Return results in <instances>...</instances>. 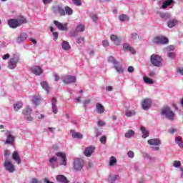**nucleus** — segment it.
Listing matches in <instances>:
<instances>
[{"label":"nucleus","instance_id":"nucleus-48","mask_svg":"<svg viewBox=\"0 0 183 183\" xmlns=\"http://www.w3.org/2000/svg\"><path fill=\"white\" fill-rule=\"evenodd\" d=\"M90 18L93 22H98V16L96 14H92Z\"/></svg>","mask_w":183,"mask_h":183},{"label":"nucleus","instance_id":"nucleus-58","mask_svg":"<svg viewBox=\"0 0 183 183\" xmlns=\"http://www.w3.org/2000/svg\"><path fill=\"white\" fill-rule=\"evenodd\" d=\"M100 142H101L102 144H106V143H107V137L102 136V137L100 138Z\"/></svg>","mask_w":183,"mask_h":183},{"label":"nucleus","instance_id":"nucleus-63","mask_svg":"<svg viewBox=\"0 0 183 183\" xmlns=\"http://www.w3.org/2000/svg\"><path fill=\"white\" fill-rule=\"evenodd\" d=\"M91 102L90 99H86L84 102V107L86 108V105H88V104H89Z\"/></svg>","mask_w":183,"mask_h":183},{"label":"nucleus","instance_id":"nucleus-64","mask_svg":"<svg viewBox=\"0 0 183 183\" xmlns=\"http://www.w3.org/2000/svg\"><path fill=\"white\" fill-rule=\"evenodd\" d=\"M31 183H42V182H39V181H38V179L36 178H34L32 179Z\"/></svg>","mask_w":183,"mask_h":183},{"label":"nucleus","instance_id":"nucleus-32","mask_svg":"<svg viewBox=\"0 0 183 183\" xmlns=\"http://www.w3.org/2000/svg\"><path fill=\"white\" fill-rule=\"evenodd\" d=\"M142 134V138L145 139V138H148V137H149V132L148 130H147V129L144 127H141L140 128Z\"/></svg>","mask_w":183,"mask_h":183},{"label":"nucleus","instance_id":"nucleus-22","mask_svg":"<svg viewBox=\"0 0 183 183\" xmlns=\"http://www.w3.org/2000/svg\"><path fill=\"white\" fill-rule=\"evenodd\" d=\"M6 140L5 144H14V141H15V137H14L12 134H11V132H8L6 134Z\"/></svg>","mask_w":183,"mask_h":183},{"label":"nucleus","instance_id":"nucleus-41","mask_svg":"<svg viewBox=\"0 0 183 183\" xmlns=\"http://www.w3.org/2000/svg\"><path fill=\"white\" fill-rule=\"evenodd\" d=\"M76 30L79 33V32H84L85 31V25L82 24H79L76 26Z\"/></svg>","mask_w":183,"mask_h":183},{"label":"nucleus","instance_id":"nucleus-15","mask_svg":"<svg viewBox=\"0 0 183 183\" xmlns=\"http://www.w3.org/2000/svg\"><path fill=\"white\" fill-rule=\"evenodd\" d=\"M54 24L57 26L59 31H68V26L66 24H64L58 21H54Z\"/></svg>","mask_w":183,"mask_h":183},{"label":"nucleus","instance_id":"nucleus-26","mask_svg":"<svg viewBox=\"0 0 183 183\" xmlns=\"http://www.w3.org/2000/svg\"><path fill=\"white\" fill-rule=\"evenodd\" d=\"M119 179V176L117 174H110L108 178L109 182L115 183Z\"/></svg>","mask_w":183,"mask_h":183},{"label":"nucleus","instance_id":"nucleus-57","mask_svg":"<svg viewBox=\"0 0 183 183\" xmlns=\"http://www.w3.org/2000/svg\"><path fill=\"white\" fill-rule=\"evenodd\" d=\"M102 45L104 48H107V46H109V42L107 40H103Z\"/></svg>","mask_w":183,"mask_h":183},{"label":"nucleus","instance_id":"nucleus-3","mask_svg":"<svg viewBox=\"0 0 183 183\" xmlns=\"http://www.w3.org/2000/svg\"><path fill=\"white\" fill-rule=\"evenodd\" d=\"M150 62L153 66H162V57L158 54H152L150 56Z\"/></svg>","mask_w":183,"mask_h":183},{"label":"nucleus","instance_id":"nucleus-51","mask_svg":"<svg viewBox=\"0 0 183 183\" xmlns=\"http://www.w3.org/2000/svg\"><path fill=\"white\" fill-rule=\"evenodd\" d=\"M72 2L76 6H81L82 5V1H81V0H72Z\"/></svg>","mask_w":183,"mask_h":183},{"label":"nucleus","instance_id":"nucleus-30","mask_svg":"<svg viewBox=\"0 0 183 183\" xmlns=\"http://www.w3.org/2000/svg\"><path fill=\"white\" fill-rule=\"evenodd\" d=\"M12 157L14 161H15L16 164H21V157H19V154H18V152H14L12 154Z\"/></svg>","mask_w":183,"mask_h":183},{"label":"nucleus","instance_id":"nucleus-8","mask_svg":"<svg viewBox=\"0 0 183 183\" xmlns=\"http://www.w3.org/2000/svg\"><path fill=\"white\" fill-rule=\"evenodd\" d=\"M61 78L64 84H75L76 82V77L75 76L64 75Z\"/></svg>","mask_w":183,"mask_h":183},{"label":"nucleus","instance_id":"nucleus-49","mask_svg":"<svg viewBox=\"0 0 183 183\" xmlns=\"http://www.w3.org/2000/svg\"><path fill=\"white\" fill-rule=\"evenodd\" d=\"M39 101H41V98H39L38 97H32V102H33V104H34V105H36L38 104V102H39Z\"/></svg>","mask_w":183,"mask_h":183},{"label":"nucleus","instance_id":"nucleus-45","mask_svg":"<svg viewBox=\"0 0 183 183\" xmlns=\"http://www.w3.org/2000/svg\"><path fill=\"white\" fill-rule=\"evenodd\" d=\"M167 56L170 59H175V58L177 57V54H175L174 51L169 52L167 53Z\"/></svg>","mask_w":183,"mask_h":183},{"label":"nucleus","instance_id":"nucleus-28","mask_svg":"<svg viewBox=\"0 0 183 183\" xmlns=\"http://www.w3.org/2000/svg\"><path fill=\"white\" fill-rule=\"evenodd\" d=\"M96 111H97V114H104V112H105V109L104 108V106H102V104L97 103Z\"/></svg>","mask_w":183,"mask_h":183},{"label":"nucleus","instance_id":"nucleus-46","mask_svg":"<svg viewBox=\"0 0 183 183\" xmlns=\"http://www.w3.org/2000/svg\"><path fill=\"white\" fill-rule=\"evenodd\" d=\"M64 12H66V15H72L74 14L72 9L69 6L65 7Z\"/></svg>","mask_w":183,"mask_h":183},{"label":"nucleus","instance_id":"nucleus-16","mask_svg":"<svg viewBox=\"0 0 183 183\" xmlns=\"http://www.w3.org/2000/svg\"><path fill=\"white\" fill-rule=\"evenodd\" d=\"M31 71L32 74L36 76L41 75L44 72V70H42V68H41L39 66H34L31 67Z\"/></svg>","mask_w":183,"mask_h":183},{"label":"nucleus","instance_id":"nucleus-33","mask_svg":"<svg viewBox=\"0 0 183 183\" xmlns=\"http://www.w3.org/2000/svg\"><path fill=\"white\" fill-rule=\"evenodd\" d=\"M61 48L62 49H64V51H69L71 45L69 44V42L66 41H63L61 43Z\"/></svg>","mask_w":183,"mask_h":183},{"label":"nucleus","instance_id":"nucleus-11","mask_svg":"<svg viewBox=\"0 0 183 183\" xmlns=\"http://www.w3.org/2000/svg\"><path fill=\"white\" fill-rule=\"evenodd\" d=\"M28 39V34L26 32L21 33L16 39L17 44H24Z\"/></svg>","mask_w":183,"mask_h":183},{"label":"nucleus","instance_id":"nucleus-36","mask_svg":"<svg viewBox=\"0 0 183 183\" xmlns=\"http://www.w3.org/2000/svg\"><path fill=\"white\" fill-rule=\"evenodd\" d=\"M164 51L167 54H169V52H174L175 51V46L169 45L167 47L164 48Z\"/></svg>","mask_w":183,"mask_h":183},{"label":"nucleus","instance_id":"nucleus-23","mask_svg":"<svg viewBox=\"0 0 183 183\" xmlns=\"http://www.w3.org/2000/svg\"><path fill=\"white\" fill-rule=\"evenodd\" d=\"M114 66L118 74H124V67H122V64L119 61H117Z\"/></svg>","mask_w":183,"mask_h":183},{"label":"nucleus","instance_id":"nucleus-13","mask_svg":"<svg viewBox=\"0 0 183 183\" xmlns=\"http://www.w3.org/2000/svg\"><path fill=\"white\" fill-rule=\"evenodd\" d=\"M53 11L54 14H59L61 16H64L65 15V9L60 6H54L53 7Z\"/></svg>","mask_w":183,"mask_h":183},{"label":"nucleus","instance_id":"nucleus-2","mask_svg":"<svg viewBox=\"0 0 183 183\" xmlns=\"http://www.w3.org/2000/svg\"><path fill=\"white\" fill-rule=\"evenodd\" d=\"M8 24L10 28H18V26H21L23 24H26V19L21 16L16 19H10Z\"/></svg>","mask_w":183,"mask_h":183},{"label":"nucleus","instance_id":"nucleus-62","mask_svg":"<svg viewBox=\"0 0 183 183\" xmlns=\"http://www.w3.org/2000/svg\"><path fill=\"white\" fill-rule=\"evenodd\" d=\"M128 72H129L130 74H132V72H134V66H129L127 69Z\"/></svg>","mask_w":183,"mask_h":183},{"label":"nucleus","instance_id":"nucleus-21","mask_svg":"<svg viewBox=\"0 0 183 183\" xmlns=\"http://www.w3.org/2000/svg\"><path fill=\"white\" fill-rule=\"evenodd\" d=\"M56 179L58 182H60V183H69V180H68L66 177L62 174H59L56 176Z\"/></svg>","mask_w":183,"mask_h":183},{"label":"nucleus","instance_id":"nucleus-35","mask_svg":"<svg viewBox=\"0 0 183 183\" xmlns=\"http://www.w3.org/2000/svg\"><path fill=\"white\" fill-rule=\"evenodd\" d=\"M135 135V132L132 129H129L128 130L125 134L124 137L125 138H132V137H134Z\"/></svg>","mask_w":183,"mask_h":183},{"label":"nucleus","instance_id":"nucleus-29","mask_svg":"<svg viewBox=\"0 0 183 183\" xmlns=\"http://www.w3.org/2000/svg\"><path fill=\"white\" fill-rule=\"evenodd\" d=\"M58 161V157L56 156H54L51 157L49 160V164L51 168H55V164H56V162Z\"/></svg>","mask_w":183,"mask_h":183},{"label":"nucleus","instance_id":"nucleus-54","mask_svg":"<svg viewBox=\"0 0 183 183\" xmlns=\"http://www.w3.org/2000/svg\"><path fill=\"white\" fill-rule=\"evenodd\" d=\"M9 155H11V152H9V150H5L4 151L5 159H9Z\"/></svg>","mask_w":183,"mask_h":183},{"label":"nucleus","instance_id":"nucleus-31","mask_svg":"<svg viewBox=\"0 0 183 183\" xmlns=\"http://www.w3.org/2000/svg\"><path fill=\"white\" fill-rule=\"evenodd\" d=\"M160 18L163 19V21H167V19H169L171 18V14L169 13H163L160 12L159 13Z\"/></svg>","mask_w":183,"mask_h":183},{"label":"nucleus","instance_id":"nucleus-56","mask_svg":"<svg viewBox=\"0 0 183 183\" xmlns=\"http://www.w3.org/2000/svg\"><path fill=\"white\" fill-rule=\"evenodd\" d=\"M127 155H128L129 158H131V159H132V158H134V157H135V154L132 151H129L127 152Z\"/></svg>","mask_w":183,"mask_h":183},{"label":"nucleus","instance_id":"nucleus-27","mask_svg":"<svg viewBox=\"0 0 183 183\" xmlns=\"http://www.w3.org/2000/svg\"><path fill=\"white\" fill-rule=\"evenodd\" d=\"M173 4L174 0H166L164 2H163V4L162 5V9H167L168 6H172Z\"/></svg>","mask_w":183,"mask_h":183},{"label":"nucleus","instance_id":"nucleus-18","mask_svg":"<svg viewBox=\"0 0 183 183\" xmlns=\"http://www.w3.org/2000/svg\"><path fill=\"white\" fill-rule=\"evenodd\" d=\"M147 143L149 144V145H153L154 147H159V145L162 144V142H161V139H149L147 141Z\"/></svg>","mask_w":183,"mask_h":183},{"label":"nucleus","instance_id":"nucleus-60","mask_svg":"<svg viewBox=\"0 0 183 183\" xmlns=\"http://www.w3.org/2000/svg\"><path fill=\"white\" fill-rule=\"evenodd\" d=\"M53 36L54 38V41H56V39H58V36H59V34L56 31L53 32Z\"/></svg>","mask_w":183,"mask_h":183},{"label":"nucleus","instance_id":"nucleus-19","mask_svg":"<svg viewBox=\"0 0 183 183\" xmlns=\"http://www.w3.org/2000/svg\"><path fill=\"white\" fill-rule=\"evenodd\" d=\"M70 134L72 138H75L76 139H82V138H84V135L81 132H76L74 129L70 131Z\"/></svg>","mask_w":183,"mask_h":183},{"label":"nucleus","instance_id":"nucleus-37","mask_svg":"<svg viewBox=\"0 0 183 183\" xmlns=\"http://www.w3.org/2000/svg\"><path fill=\"white\" fill-rule=\"evenodd\" d=\"M136 114L137 112L135 110H126L125 112V115L127 118H131V117H134Z\"/></svg>","mask_w":183,"mask_h":183},{"label":"nucleus","instance_id":"nucleus-34","mask_svg":"<svg viewBox=\"0 0 183 183\" xmlns=\"http://www.w3.org/2000/svg\"><path fill=\"white\" fill-rule=\"evenodd\" d=\"M175 144H177L179 148H183L182 137L181 136L175 138Z\"/></svg>","mask_w":183,"mask_h":183},{"label":"nucleus","instance_id":"nucleus-12","mask_svg":"<svg viewBox=\"0 0 183 183\" xmlns=\"http://www.w3.org/2000/svg\"><path fill=\"white\" fill-rule=\"evenodd\" d=\"M123 51H125L126 52H130V54H132V55H135V54H137L135 49L131 46V45H129L128 43L123 44Z\"/></svg>","mask_w":183,"mask_h":183},{"label":"nucleus","instance_id":"nucleus-55","mask_svg":"<svg viewBox=\"0 0 183 183\" xmlns=\"http://www.w3.org/2000/svg\"><path fill=\"white\" fill-rule=\"evenodd\" d=\"M94 134H96V137H99L102 135V132H101L98 128H96L94 129Z\"/></svg>","mask_w":183,"mask_h":183},{"label":"nucleus","instance_id":"nucleus-25","mask_svg":"<svg viewBox=\"0 0 183 183\" xmlns=\"http://www.w3.org/2000/svg\"><path fill=\"white\" fill-rule=\"evenodd\" d=\"M167 25L168 28H174V26H177V25H178V20L175 19H170L167 21Z\"/></svg>","mask_w":183,"mask_h":183},{"label":"nucleus","instance_id":"nucleus-14","mask_svg":"<svg viewBox=\"0 0 183 183\" xmlns=\"http://www.w3.org/2000/svg\"><path fill=\"white\" fill-rule=\"evenodd\" d=\"M94 152H95V147L89 146V147H86L85 149L84 154L85 157H87L88 158H89V157H91V155L94 154Z\"/></svg>","mask_w":183,"mask_h":183},{"label":"nucleus","instance_id":"nucleus-50","mask_svg":"<svg viewBox=\"0 0 183 183\" xmlns=\"http://www.w3.org/2000/svg\"><path fill=\"white\" fill-rule=\"evenodd\" d=\"M176 73L177 74V75H182V76H183V67L177 68Z\"/></svg>","mask_w":183,"mask_h":183},{"label":"nucleus","instance_id":"nucleus-53","mask_svg":"<svg viewBox=\"0 0 183 183\" xmlns=\"http://www.w3.org/2000/svg\"><path fill=\"white\" fill-rule=\"evenodd\" d=\"M173 167H174V168H179V167H181V162L174 161V162L173 164Z\"/></svg>","mask_w":183,"mask_h":183},{"label":"nucleus","instance_id":"nucleus-47","mask_svg":"<svg viewBox=\"0 0 183 183\" xmlns=\"http://www.w3.org/2000/svg\"><path fill=\"white\" fill-rule=\"evenodd\" d=\"M78 34H79L76 29L72 30L69 32V36L74 38L75 36H78Z\"/></svg>","mask_w":183,"mask_h":183},{"label":"nucleus","instance_id":"nucleus-6","mask_svg":"<svg viewBox=\"0 0 183 183\" xmlns=\"http://www.w3.org/2000/svg\"><path fill=\"white\" fill-rule=\"evenodd\" d=\"M84 165H85L84 159L76 158L74 161L73 168L75 171H81L84 168Z\"/></svg>","mask_w":183,"mask_h":183},{"label":"nucleus","instance_id":"nucleus-42","mask_svg":"<svg viewBox=\"0 0 183 183\" xmlns=\"http://www.w3.org/2000/svg\"><path fill=\"white\" fill-rule=\"evenodd\" d=\"M115 164H117V158H115V157H114V156H112L110 157L109 165L110 167H114V165H115Z\"/></svg>","mask_w":183,"mask_h":183},{"label":"nucleus","instance_id":"nucleus-44","mask_svg":"<svg viewBox=\"0 0 183 183\" xmlns=\"http://www.w3.org/2000/svg\"><path fill=\"white\" fill-rule=\"evenodd\" d=\"M143 79H144L145 84H147L149 85H151V84H154V80H152V79L143 77Z\"/></svg>","mask_w":183,"mask_h":183},{"label":"nucleus","instance_id":"nucleus-7","mask_svg":"<svg viewBox=\"0 0 183 183\" xmlns=\"http://www.w3.org/2000/svg\"><path fill=\"white\" fill-rule=\"evenodd\" d=\"M4 167L5 168L7 172L12 174V172H15V166L12 164L9 159H5L4 163Z\"/></svg>","mask_w":183,"mask_h":183},{"label":"nucleus","instance_id":"nucleus-43","mask_svg":"<svg viewBox=\"0 0 183 183\" xmlns=\"http://www.w3.org/2000/svg\"><path fill=\"white\" fill-rule=\"evenodd\" d=\"M108 62H110V64H113V65H114L118 62V61H117L114 56H110L108 58Z\"/></svg>","mask_w":183,"mask_h":183},{"label":"nucleus","instance_id":"nucleus-5","mask_svg":"<svg viewBox=\"0 0 183 183\" xmlns=\"http://www.w3.org/2000/svg\"><path fill=\"white\" fill-rule=\"evenodd\" d=\"M169 42L168 38L164 36H158L153 39V43L156 45H165Z\"/></svg>","mask_w":183,"mask_h":183},{"label":"nucleus","instance_id":"nucleus-20","mask_svg":"<svg viewBox=\"0 0 183 183\" xmlns=\"http://www.w3.org/2000/svg\"><path fill=\"white\" fill-rule=\"evenodd\" d=\"M56 157H58L59 158H61L62 162L61 163V165H66V154L64 152H56Z\"/></svg>","mask_w":183,"mask_h":183},{"label":"nucleus","instance_id":"nucleus-38","mask_svg":"<svg viewBox=\"0 0 183 183\" xmlns=\"http://www.w3.org/2000/svg\"><path fill=\"white\" fill-rule=\"evenodd\" d=\"M41 86H42L43 89L46 91L47 94L49 93V86H48V83L46 81H41Z\"/></svg>","mask_w":183,"mask_h":183},{"label":"nucleus","instance_id":"nucleus-61","mask_svg":"<svg viewBox=\"0 0 183 183\" xmlns=\"http://www.w3.org/2000/svg\"><path fill=\"white\" fill-rule=\"evenodd\" d=\"M177 132V129H174V128H171L168 130V132L169 134H174V132Z\"/></svg>","mask_w":183,"mask_h":183},{"label":"nucleus","instance_id":"nucleus-17","mask_svg":"<svg viewBox=\"0 0 183 183\" xmlns=\"http://www.w3.org/2000/svg\"><path fill=\"white\" fill-rule=\"evenodd\" d=\"M58 101L56 100V98L53 97L51 99V111L53 114H58V107H56V103Z\"/></svg>","mask_w":183,"mask_h":183},{"label":"nucleus","instance_id":"nucleus-52","mask_svg":"<svg viewBox=\"0 0 183 183\" xmlns=\"http://www.w3.org/2000/svg\"><path fill=\"white\" fill-rule=\"evenodd\" d=\"M85 41V38L84 37H79L76 39V44H82Z\"/></svg>","mask_w":183,"mask_h":183},{"label":"nucleus","instance_id":"nucleus-1","mask_svg":"<svg viewBox=\"0 0 183 183\" xmlns=\"http://www.w3.org/2000/svg\"><path fill=\"white\" fill-rule=\"evenodd\" d=\"M161 115L165 117L169 121H174L175 119V113L172 112V109L169 107H164L161 111Z\"/></svg>","mask_w":183,"mask_h":183},{"label":"nucleus","instance_id":"nucleus-39","mask_svg":"<svg viewBox=\"0 0 183 183\" xmlns=\"http://www.w3.org/2000/svg\"><path fill=\"white\" fill-rule=\"evenodd\" d=\"M24 106V104L21 102H19L14 104V111H19L21 108Z\"/></svg>","mask_w":183,"mask_h":183},{"label":"nucleus","instance_id":"nucleus-10","mask_svg":"<svg viewBox=\"0 0 183 183\" xmlns=\"http://www.w3.org/2000/svg\"><path fill=\"white\" fill-rule=\"evenodd\" d=\"M152 105V100L151 99H145L142 102V108L144 111H148Z\"/></svg>","mask_w":183,"mask_h":183},{"label":"nucleus","instance_id":"nucleus-9","mask_svg":"<svg viewBox=\"0 0 183 183\" xmlns=\"http://www.w3.org/2000/svg\"><path fill=\"white\" fill-rule=\"evenodd\" d=\"M23 115H24L25 119H26V121H32L33 118L32 116H31V114H32V109H31L30 107H27L26 108H25L23 112H22Z\"/></svg>","mask_w":183,"mask_h":183},{"label":"nucleus","instance_id":"nucleus-24","mask_svg":"<svg viewBox=\"0 0 183 183\" xmlns=\"http://www.w3.org/2000/svg\"><path fill=\"white\" fill-rule=\"evenodd\" d=\"M110 39L111 41L114 42L115 45H117V46H119V45H121V42L122 41V39L118 38L117 35H112L110 36Z\"/></svg>","mask_w":183,"mask_h":183},{"label":"nucleus","instance_id":"nucleus-40","mask_svg":"<svg viewBox=\"0 0 183 183\" xmlns=\"http://www.w3.org/2000/svg\"><path fill=\"white\" fill-rule=\"evenodd\" d=\"M119 19L121 22H125V21H129V16L127 14H121L119 16Z\"/></svg>","mask_w":183,"mask_h":183},{"label":"nucleus","instance_id":"nucleus-59","mask_svg":"<svg viewBox=\"0 0 183 183\" xmlns=\"http://www.w3.org/2000/svg\"><path fill=\"white\" fill-rule=\"evenodd\" d=\"M105 124H106L105 122H103L101 120L97 122L98 127H105Z\"/></svg>","mask_w":183,"mask_h":183},{"label":"nucleus","instance_id":"nucleus-4","mask_svg":"<svg viewBox=\"0 0 183 183\" xmlns=\"http://www.w3.org/2000/svg\"><path fill=\"white\" fill-rule=\"evenodd\" d=\"M18 62H19V55L14 54L8 62V68L9 69H15Z\"/></svg>","mask_w":183,"mask_h":183}]
</instances>
